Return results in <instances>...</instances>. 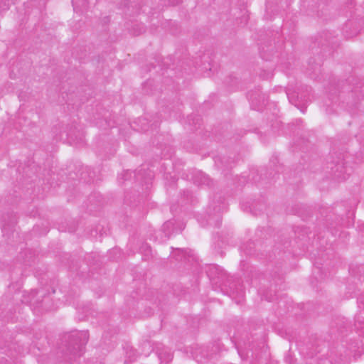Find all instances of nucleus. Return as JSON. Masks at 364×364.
Instances as JSON below:
<instances>
[{
    "label": "nucleus",
    "instance_id": "3",
    "mask_svg": "<svg viewBox=\"0 0 364 364\" xmlns=\"http://www.w3.org/2000/svg\"><path fill=\"white\" fill-rule=\"evenodd\" d=\"M172 223L170 222V221H168L166 223H164V226H163V228L165 230L166 228H169L171 226H172Z\"/></svg>",
    "mask_w": 364,
    "mask_h": 364
},
{
    "label": "nucleus",
    "instance_id": "4",
    "mask_svg": "<svg viewBox=\"0 0 364 364\" xmlns=\"http://www.w3.org/2000/svg\"><path fill=\"white\" fill-rule=\"evenodd\" d=\"M203 183H207V185H209V183L208 182V181L209 180V178H208V176H203Z\"/></svg>",
    "mask_w": 364,
    "mask_h": 364
},
{
    "label": "nucleus",
    "instance_id": "2",
    "mask_svg": "<svg viewBox=\"0 0 364 364\" xmlns=\"http://www.w3.org/2000/svg\"><path fill=\"white\" fill-rule=\"evenodd\" d=\"M165 356H166V358H164V360L165 362L168 363V361L171 360L172 355L171 353H166Z\"/></svg>",
    "mask_w": 364,
    "mask_h": 364
},
{
    "label": "nucleus",
    "instance_id": "1",
    "mask_svg": "<svg viewBox=\"0 0 364 364\" xmlns=\"http://www.w3.org/2000/svg\"><path fill=\"white\" fill-rule=\"evenodd\" d=\"M87 340L85 332H75L68 336V350L74 355H80Z\"/></svg>",
    "mask_w": 364,
    "mask_h": 364
},
{
    "label": "nucleus",
    "instance_id": "5",
    "mask_svg": "<svg viewBox=\"0 0 364 364\" xmlns=\"http://www.w3.org/2000/svg\"><path fill=\"white\" fill-rule=\"evenodd\" d=\"M159 358H160L161 360H162V359H163L162 353H160V354H159Z\"/></svg>",
    "mask_w": 364,
    "mask_h": 364
}]
</instances>
